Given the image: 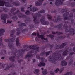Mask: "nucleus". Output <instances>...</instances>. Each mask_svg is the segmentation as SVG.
Wrapping results in <instances>:
<instances>
[{
    "mask_svg": "<svg viewBox=\"0 0 75 75\" xmlns=\"http://www.w3.org/2000/svg\"><path fill=\"white\" fill-rule=\"evenodd\" d=\"M15 32V30H11V33H12L10 35V37H12V38L7 39H4V41L5 42H9L8 45L10 48V49L14 50V44L13 42H14L16 40V36L14 35V33Z\"/></svg>",
    "mask_w": 75,
    "mask_h": 75,
    "instance_id": "1",
    "label": "nucleus"
},
{
    "mask_svg": "<svg viewBox=\"0 0 75 75\" xmlns=\"http://www.w3.org/2000/svg\"><path fill=\"white\" fill-rule=\"evenodd\" d=\"M52 56L51 57H49V61L52 63H55V61H59L62 58V56L61 54H58V52L54 53Z\"/></svg>",
    "mask_w": 75,
    "mask_h": 75,
    "instance_id": "2",
    "label": "nucleus"
},
{
    "mask_svg": "<svg viewBox=\"0 0 75 75\" xmlns=\"http://www.w3.org/2000/svg\"><path fill=\"white\" fill-rule=\"evenodd\" d=\"M38 13H38H36L35 14V16H33V18L34 19L33 21L35 24H38L40 23V19L37 20V17H41V15L40 13H45V11L42 10L39 11Z\"/></svg>",
    "mask_w": 75,
    "mask_h": 75,
    "instance_id": "3",
    "label": "nucleus"
},
{
    "mask_svg": "<svg viewBox=\"0 0 75 75\" xmlns=\"http://www.w3.org/2000/svg\"><path fill=\"white\" fill-rule=\"evenodd\" d=\"M30 48V50H36V51L35 52V55L37 54V52H40V50L39 48L40 47H34V45L33 46L32 45H29L28 46L27 45H25L24 46H23V48Z\"/></svg>",
    "mask_w": 75,
    "mask_h": 75,
    "instance_id": "4",
    "label": "nucleus"
},
{
    "mask_svg": "<svg viewBox=\"0 0 75 75\" xmlns=\"http://www.w3.org/2000/svg\"><path fill=\"white\" fill-rule=\"evenodd\" d=\"M16 10V8H13L10 11L11 13H13L12 14H13L14 15H16V14H18V17L19 18H22L23 17H25L26 16L25 15H23L22 13H20V11L19 10H18L16 11L15 13H14V11H15Z\"/></svg>",
    "mask_w": 75,
    "mask_h": 75,
    "instance_id": "5",
    "label": "nucleus"
},
{
    "mask_svg": "<svg viewBox=\"0 0 75 75\" xmlns=\"http://www.w3.org/2000/svg\"><path fill=\"white\" fill-rule=\"evenodd\" d=\"M64 27L65 28V32L66 33H70L71 34H72L73 35L75 34V29L73 28H71L69 30H68V26L67 24H65L64 25Z\"/></svg>",
    "mask_w": 75,
    "mask_h": 75,
    "instance_id": "6",
    "label": "nucleus"
},
{
    "mask_svg": "<svg viewBox=\"0 0 75 75\" xmlns=\"http://www.w3.org/2000/svg\"><path fill=\"white\" fill-rule=\"evenodd\" d=\"M4 4L5 6L7 7H13V5L10 4L9 2H4L0 0V6H4Z\"/></svg>",
    "mask_w": 75,
    "mask_h": 75,
    "instance_id": "7",
    "label": "nucleus"
},
{
    "mask_svg": "<svg viewBox=\"0 0 75 75\" xmlns=\"http://www.w3.org/2000/svg\"><path fill=\"white\" fill-rule=\"evenodd\" d=\"M8 16L7 14L2 13L1 14V18L2 20H4V24H6V18H8Z\"/></svg>",
    "mask_w": 75,
    "mask_h": 75,
    "instance_id": "8",
    "label": "nucleus"
},
{
    "mask_svg": "<svg viewBox=\"0 0 75 75\" xmlns=\"http://www.w3.org/2000/svg\"><path fill=\"white\" fill-rule=\"evenodd\" d=\"M45 17L44 16L42 17L40 20V21L42 24L43 25H48L49 24V22L47 21H45Z\"/></svg>",
    "mask_w": 75,
    "mask_h": 75,
    "instance_id": "9",
    "label": "nucleus"
},
{
    "mask_svg": "<svg viewBox=\"0 0 75 75\" xmlns=\"http://www.w3.org/2000/svg\"><path fill=\"white\" fill-rule=\"evenodd\" d=\"M40 59L41 60L42 62H40V63L38 64V66L39 67H41V66H45V65H46V64L44 63H43V62L44 61V59H45V58L44 57H41Z\"/></svg>",
    "mask_w": 75,
    "mask_h": 75,
    "instance_id": "10",
    "label": "nucleus"
},
{
    "mask_svg": "<svg viewBox=\"0 0 75 75\" xmlns=\"http://www.w3.org/2000/svg\"><path fill=\"white\" fill-rule=\"evenodd\" d=\"M18 52H20L19 57H21V58H23V54H24V52H25V50L23 49H20L18 51Z\"/></svg>",
    "mask_w": 75,
    "mask_h": 75,
    "instance_id": "11",
    "label": "nucleus"
},
{
    "mask_svg": "<svg viewBox=\"0 0 75 75\" xmlns=\"http://www.w3.org/2000/svg\"><path fill=\"white\" fill-rule=\"evenodd\" d=\"M65 45H66L65 43H62L60 45H58L56 46V49L63 48H64V47H65Z\"/></svg>",
    "mask_w": 75,
    "mask_h": 75,
    "instance_id": "12",
    "label": "nucleus"
},
{
    "mask_svg": "<svg viewBox=\"0 0 75 75\" xmlns=\"http://www.w3.org/2000/svg\"><path fill=\"white\" fill-rule=\"evenodd\" d=\"M68 10L67 9H65L64 10V9H62V13H64V12H66V13H64L63 15V17H67L69 15V12H67Z\"/></svg>",
    "mask_w": 75,
    "mask_h": 75,
    "instance_id": "13",
    "label": "nucleus"
},
{
    "mask_svg": "<svg viewBox=\"0 0 75 75\" xmlns=\"http://www.w3.org/2000/svg\"><path fill=\"white\" fill-rule=\"evenodd\" d=\"M37 36L38 37V38L39 37H40L42 40H48V38H44V36L42 35H39V34H38L37 35Z\"/></svg>",
    "mask_w": 75,
    "mask_h": 75,
    "instance_id": "14",
    "label": "nucleus"
},
{
    "mask_svg": "<svg viewBox=\"0 0 75 75\" xmlns=\"http://www.w3.org/2000/svg\"><path fill=\"white\" fill-rule=\"evenodd\" d=\"M44 0H39L38 1H37L35 3L36 6H41V4L42 3Z\"/></svg>",
    "mask_w": 75,
    "mask_h": 75,
    "instance_id": "15",
    "label": "nucleus"
},
{
    "mask_svg": "<svg viewBox=\"0 0 75 75\" xmlns=\"http://www.w3.org/2000/svg\"><path fill=\"white\" fill-rule=\"evenodd\" d=\"M16 52H15L13 54V55H14L11 56L10 57H9V60L10 61H12L13 62H14V59L15 58H16Z\"/></svg>",
    "mask_w": 75,
    "mask_h": 75,
    "instance_id": "16",
    "label": "nucleus"
},
{
    "mask_svg": "<svg viewBox=\"0 0 75 75\" xmlns=\"http://www.w3.org/2000/svg\"><path fill=\"white\" fill-rule=\"evenodd\" d=\"M63 25L62 23H61L59 25L54 26V28H58L59 30H62V26Z\"/></svg>",
    "mask_w": 75,
    "mask_h": 75,
    "instance_id": "17",
    "label": "nucleus"
},
{
    "mask_svg": "<svg viewBox=\"0 0 75 75\" xmlns=\"http://www.w3.org/2000/svg\"><path fill=\"white\" fill-rule=\"evenodd\" d=\"M23 28H19L16 29L17 32H16V35H19L20 34L21 32L20 31L22 30Z\"/></svg>",
    "mask_w": 75,
    "mask_h": 75,
    "instance_id": "18",
    "label": "nucleus"
},
{
    "mask_svg": "<svg viewBox=\"0 0 75 75\" xmlns=\"http://www.w3.org/2000/svg\"><path fill=\"white\" fill-rule=\"evenodd\" d=\"M30 11L34 12V11H38V8L37 7H34L33 8H31L30 9Z\"/></svg>",
    "mask_w": 75,
    "mask_h": 75,
    "instance_id": "19",
    "label": "nucleus"
},
{
    "mask_svg": "<svg viewBox=\"0 0 75 75\" xmlns=\"http://www.w3.org/2000/svg\"><path fill=\"white\" fill-rule=\"evenodd\" d=\"M29 54L28 53L26 56H25V58H27V57L28 58V61H30L31 59L30 58V57H33V54Z\"/></svg>",
    "mask_w": 75,
    "mask_h": 75,
    "instance_id": "20",
    "label": "nucleus"
},
{
    "mask_svg": "<svg viewBox=\"0 0 75 75\" xmlns=\"http://www.w3.org/2000/svg\"><path fill=\"white\" fill-rule=\"evenodd\" d=\"M61 64L62 66H66L67 65V62L65 61H62L61 62Z\"/></svg>",
    "mask_w": 75,
    "mask_h": 75,
    "instance_id": "21",
    "label": "nucleus"
},
{
    "mask_svg": "<svg viewBox=\"0 0 75 75\" xmlns=\"http://www.w3.org/2000/svg\"><path fill=\"white\" fill-rule=\"evenodd\" d=\"M69 17H70V18H72V17H73V13H71L70 15H69V18H68L67 17H64V20H69Z\"/></svg>",
    "mask_w": 75,
    "mask_h": 75,
    "instance_id": "22",
    "label": "nucleus"
},
{
    "mask_svg": "<svg viewBox=\"0 0 75 75\" xmlns=\"http://www.w3.org/2000/svg\"><path fill=\"white\" fill-rule=\"evenodd\" d=\"M61 1V0H56V2L55 3V5L57 7H58V6L59 5V3Z\"/></svg>",
    "mask_w": 75,
    "mask_h": 75,
    "instance_id": "23",
    "label": "nucleus"
},
{
    "mask_svg": "<svg viewBox=\"0 0 75 75\" xmlns=\"http://www.w3.org/2000/svg\"><path fill=\"white\" fill-rule=\"evenodd\" d=\"M4 30L3 29H0V36H2L4 34Z\"/></svg>",
    "mask_w": 75,
    "mask_h": 75,
    "instance_id": "24",
    "label": "nucleus"
},
{
    "mask_svg": "<svg viewBox=\"0 0 75 75\" xmlns=\"http://www.w3.org/2000/svg\"><path fill=\"white\" fill-rule=\"evenodd\" d=\"M62 18H57L56 20L53 19L52 21L54 23H57L58 21H59L60 20H61Z\"/></svg>",
    "mask_w": 75,
    "mask_h": 75,
    "instance_id": "25",
    "label": "nucleus"
},
{
    "mask_svg": "<svg viewBox=\"0 0 75 75\" xmlns=\"http://www.w3.org/2000/svg\"><path fill=\"white\" fill-rule=\"evenodd\" d=\"M14 67V65H10V66H8V65H7V67H6V69H4V70H5V71H7V70H8L9 69L10 67Z\"/></svg>",
    "mask_w": 75,
    "mask_h": 75,
    "instance_id": "26",
    "label": "nucleus"
},
{
    "mask_svg": "<svg viewBox=\"0 0 75 75\" xmlns=\"http://www.w3.org/2000/svg\"><path fill=\"white\" fill-rule=\"evenodd\" d=\"M39 72H40V70L38 69H35L34 71V73L36 74V75H39Z\"/></svg>",
    "mask_w": 75,
    "mask_h": 75,
    "instance_id": "27",
    "label": "nucleus"
},
{
    "mask_svg": "<svg viewBox=\"0 0 75 75\" xmlns=\"http://www.w3.org/2000/svg\"><path fill=\"white\" fill-rule=\"evenodd\" d=\"M16 46H20V43L19 42V39L18 38L16 39Z\"/></svg>",
    "mask_w": 75,
    "mask_h": 75,
    "instance_id": "28",
    "label": "nucleus"
},
{
    "mask_svg": "<svg viewBox=\"0 0 75 75\" xmlns=\"http://www.w3.org/2000/svg\"><path fill=\"white\" fill-rule=\"evenodd\" d=\"M12 4L13 5H14V6H16V7H17V6H20L19 3L13 2L12 3Z\"/></svg>",
    "mask_w": 75,
    "mask_h": 75,
    "instance_id": "29",
    "label": "nucleus"
},
{
    "mask_svg": "<svg viewBox=\"0 0 75 75\" xmlns=\"http://www.w3.org/2000/svg\"><path fill=\"white\" fill-rule=\"evenodd\" d=\"M47 37H50L52 40H53V39H54V35H47Z\"/></svg>",
    "mask_w": 75,
    "mask_h": 75,
    "instance_id": "30",
    "label": "nucleus"
},
{
    "mask_svg": "<svg viewBox=\"0 0 75 75\" xmlns=\"http://www.w3.org/2000/svg\"><path fill=\"white\" fill-rule=\"evenodd\" d=\"M68 52V50H66L62 54L63 56H65V55H67Z\"/></svg>",
    "mask_w": 75,
    "mask_h": 75,
    "instance_id": "31",
    "label": "nucleus"
},
{
    "mask_svg": "<svg viewBox=\"0 0 75 75\" xmlns=\"http://www.w3.org/2000/svg\"><path fill=\"white\" fill-rule=\"evenodd\" d=\"M52 53V51H49L48 52H45L46 54V56H48V55H49V54H50V53Z\"/></svg>",
    "mask_w": 75,
    "mask_h": 75,
    "instance_id": "32",
    "label": "nucleus"
},
{
    "mask_svg": "<svg viewBox=\"0 0 75 75\" xmlns=\"http://www.w3.org/2000/svg\"><path fill=\"white\" fill-rule=\"evenodd\" d=\"M12 19L14 21H16V20H17L18 18L16 16H14L12 18Z\"/></svg>",
    "mask_w": 75,
    "mask_h": 75,
    "instance_id": "33",
    "label": "nucleus"
},
{
    "mask_svg": "<svg viewBox=\"0 0 75 75\" xmlns=\"http://www.w3.org/2000/svg\"><path fill=\"white\" fill-rule=\"evenodd\" d=\"M25 14L26 15H30L31 14V12L28 10H26V11L25 12Z\"/></svg>",
    "mask_w": 75,
    "mask_h": 75,
    "instance_id": "34",
    "label": "nucleus"
},
{
    "mask_svg": "<svg viewBox=\"0 0 75 75\" xmlns=\"http://www.w3.org/2000/svg\"><path fill=\"white\" fill-rule=\"evenodd\" d=\"M33 50H32L31 51H30L28 52V54H32V53H34V52H35L34 50H35L36 51H37V49H36V50H35L34 49Z\"/></svg>",
    "mask_w": 75,
    "mask_h": 75,
    "instance_id": "35",
    "label": "nucleus"
},
{
    "mask_svg": "<svg viewBox=\"0 0 75 75\" xmlns=\"http://www.w3.org/2000/svg\"><path fill=\"white\" fill-rule=\"evenodd\" d=\"M65 36H59L58 37V39H63V38H65Z\"/></svg>",
    "mask_w": 75,
    "mask_h": 75,
    "instance_id": "36",
    "label": "nucleus"
},
{
    "mask_svg": "<svg viewBox=\"0 0 75 75\" xmlns=\"http://www.w3.org/2000/svg\"><path fill=\"white\" fill-rule=\"evenodd\" d=\"M42 74L43 75H46V74H47V70L45 69L44 71H42Z\"/></svg>",
    "mask_w": 75,
    "mask_h": 75,
    "instance_id": "37",
    "label": "nucleus"
},
{
    "mask_svg": "<svg viewBox=\"0 0 75 75\" xmlns=\"http://www.w3.org/2000/svg\"><path fill=\"white\" fill-rule=\"evenodd\" d=\"M48 17V18L49 20H52V16L49 14L47 15Z\"/></svg>",
    "mask_w": 75,
    "mask_h": 75,
    "instance_id": "38",
    "label": "nucleus"
},
{
    "mask_svg": "<svg viewBox=\"0 0 75 75\" xmlns=\"http://www.w3.org/2000/svg\"><path fill=\"white\" fill-rule=\"evenodd\" d=\"M24 26L25 27L26 26V25L25 23H21V24H19L18 25V26L19 27H21L22 26Z\"/></svg>",
    "mask_w": 75,
    "mask_h": 75,
    "instance_id": "39",
    "label": "nucleus"
},
{
    "mask_svg": "<svg viewBox=\"0 0 75 75\" xmlns=\"http://www.w3.org/2000/svg\"><path fill=\"white\" fill-rule=\"evenodd\" d=\"M72 72H67V73L65 74L64 75H72Z\"/></svg>",
    "mask_w": 75,
    "mask_h": 75,
    "instance_id": "40",
    "label": "nucleus"
},
{
    "mask_svg": "<svg viewBox=\"0 0 75 75\" xmlns=\"http://www.w3.org/2000/svg\"><path fill=\"white\" fill-rule=\"evenodd\" d=\"M2 39H1V38H0V46H3V42H2Z\"/></svg>",
    "mask_w": 75,
    "mask_h": 75,
    "instance_id": "41",
    "label": "nucleus"
},
{
    "mask_svg": "<svg viewBox=\"0 0 75 75\" xmlns=\"http://www.w3.org/2000/svg\"><path fill=\"white\" fill-rule=\"evenodd\" d=\"M28 31V29L26 28L22 30L21 31L22 33H24V32H26V31Z\"/></svg>",
    "mask_w": 75,
    "mask_h": 75,
    "instance_id": "42",
    "label": "nucleus"
},
{
    "mask_svg": "<svg viewBox=\"0 0 75 75\" xmlns=\"http://www.w3.org/2000/svg\"><path fill=\"white\" fill-rule=\"evenodd\" d=\"M40 55L41 56H44L45 55V52H43L40 53Z\"/></svg>",
    "mask_w": 75,
    "mask_h": 75,
    "instance_id": "43",
    "label": "nucleus"
},
{
    "mask_svg": "<svg viewBox=\"0 0 75 75\" xmlns=\"http://www.w3.org/2000/svg\"><path fill=\"white\" fill-rule=\"evenodd\" d=\"M48 45L49 46V47H50L51 48H53L54 47V45H50V44H48Z\"/></svg>",
    "mask_w": 75,
    "mask_h": 75,
    "instance_id": "44",
    "label": "nucleus"
},
{
    "mask_svg": "<svg viewBox=\"0 0 75 75\" xmlns=\"http://www.w3.org/2000/svg\"><path fill=\"white\" fill-rule=\"evenodd\" d=\"M24 8H25L24 7H22L21 8V11H22V12H24Z\"/></svg>",
    "mask_w": 75,
    "mask_h": 75,
    "instance_id": "45",
    "label": "nucleus"
},
{
    "mask_svg": "<svg viewBox=\"0 0 75 75\" xmlns=\"http://www.w3.org/2000/svg\"><path fill=\"white\" fill-rule=\"evenodd\" d=\"M58 33V31H56V32H52V34H57Z\"/></svg>",
    "mask_w": 75,
    "mask_h": 75,
    "instance_id": "46",
    "label": "nucleus"
},
{
    "mask_svg": "<svg viewBox=\"0 0 75 75\" xmlns=\"http://www.w3.org/2000/svg\"><path fill=\"white\" fill-rule=\"evenodd\" d=\"M71 5L72 7H74L75 6V2H72Z\"/></svg>",
    "mask_w": 75,
    "mask_h": 75,
    "instance_id": "47",
    "label": "nucleus"
},
{
    "mask_svg": "<svg viewBox=\"0 0 75 75\" xmlns=\"http://www.w3.org/2000/svg\"><path fill=\"white\" fill-rule=\"evenodd\" d=\"M64 69V68L63 67V68H62L59 70V71L60 72H62V71H63V70Z\"/></svg>",
    "mask_w": 75,
    "mask_h": 75,
    "instance_id": "48",
    "label": "nucleus"
},
{
    "mask_svg": "<svg viewBox=\"0 0 75 75\" xmlns=\"http://www.w3.org/2000/svg\"><path fill=\"white\" fill-rule=\"evenodd\" d=\"M59 71V69L57 68L56 69V70L54 71V72L56 73H57V72H58Z\"/></svg>",
    "mask_w": 75,
    "mask_h": 75,
    "instance_id": "49",
    "label": "nucleus"
},
{
    "mask_svg": "<svg viewBox=\"0 0 75 75\" xmlns=\"http://www.w3.org/2000/svg\"><path fill=\"white\" fill-rule=\"evenodd\" d=\"M36 58H37V59H39L40 58V56L38 55H37L36 56Z\"/></svg>",
    "mask_w": 75,
    "mask_h": 75,
    "instance_id": "50",
    "label": "nucleus"
},
{
    "mask_svg": "<svg viewBox=\"0 0 75 75\" xmlns=\"http://www.w3.org/2000/svg\"><path fill=\"white\" fill-rule=\"evenodd\" d=\"M59 4L58 6H59L60 5H62V4H63V2L61 1L59 3Z\"/></svg>",
    "mask_w": 75,
    "mask_h": 75,
    "instance_id": "51",
    "label": "nucleus"
},
{
    "mask_svg": "<svg viewBox=\"0 0 75 75\" xmlns=\"http://www.w3.org/2000/svg\"><path fill=\"white\" fill-rule=\"evenodd\" d=\"M50 74L51 75H54V72L51 71H50Z\"/></svg>",
    "mask_w": 75,
    "mask_h": 75,
    "instance_id": "52",
    "label": "nucleus"
},
{
    "mask_svg": "<svg viewBox=\"0 0 75 75\" xmlns=\"http://www.w3.org/2000/svg\"><path fill=\"white\" fill-rule=\"evenodd\" d=\"M57 34H58V35H60V34H63V33H62V32H59V33H57Z\"/></svg>",
    "mask_w": 75,
    "mask_h": 75,
    "instance_id": "53",
    "label": "nucleus"
},
{
    "mask_svg": "<svg viewBox=\"0 0 75 75\" xmlns=\"http://www.w3.org/2000/svg\"><path fill=\"white\" fill-rule=\"evenodd\" d=\"M75 54V53L74 52H71L69 54V55H72Z\"/></svg>",
    "mask_w": 75,
    "mask_h": 75,
    "instance_id": "54",
    "label": "nucleus"
},
{
    "mask_svg": "<svg viewBox=\"0 0 75 75\" xmlns=\"http://www.w3.org/2000/svg\"><path fill=\"white\" fill-rule=\"evenodd\" d=\"M72 60L71 61L69 62V64H70V65H72Z\"/></svg>",
    "mask_w": 75,
    "mask_h": 75,
    "instance_id": "55",
    "label": "nucleus"
},
{
    "mask_svg": "<svg viewBox=\"0 0 75 75\" xmlns=\"http://www.w3.org/2000/svg\"><path fill=\"white\" fill-rule=\"evenodd\" d=\"M57 11L56 10H54V11H51L52 13H55V12H56Z\"/></svg>",
    "mask_w": 75,
    "mask_h": 75,
    "instance_id": "56",
    "label": "nucleus"
},
{
    "mask_svg": "<svg viewBox=\"0 0 75 75\" xmlns=\"http://www.w3.org/2000/svg\"><path fill=\"white\" fill-rule=\"evenodd\" d=\"M12 21H7V23H8L9 24H10Z\"/></svg>",
    "mask_w": 75,
    "mask_h": 75,
    "instance_id": "57",
    "label": "nucleus"
},
{
    "mask_svg": "<svg viewBox=\"0 0 75 75\" xmlns=\"http://www.w3.org/2000/svg\"><path fill=\"white\" fill-rule=\"evenodd\" d=\"M30 28H34V25H30Z\"/></svg>",
    "mask_w": 75,
    "mask_h": 75,
    "instance_id": "58",
    "label": "nucleus"
},
{
    "mask_svg": "<svg viewBox=\"0 0 75 75\" xmlns=\"http://www.w3.org/2000/svg\"><path fill=\"white\" fill-rule=\"evenodd\" d=\"M21 61H23V60L22 59H21V60H18V62H19V63H20Z\"/></svg>",
    "mask_w": 75,
    "mask_h": 75,
    "instance_id": "59",
    "label": "nucleus"
},
{
    "mask_svg": "<svg viewBox=\"0 0 75 75\" xmlns=\"http://www.w3.org/2000/svg\"><path fill=\"white\" fill-rule=\"evenodd\" d=\"M36 33H33L32 34V35H36Z\"/></svg>",
    "mask_w": 75,
    "mask_h": 75,
    "instance_id": "60",
    "label": "nucleus"
},
{
    "mask_svg": "<svg viewBox=\"0 0 75 75\" xmlns=\"http://www.w3.org/2000/svg\"><path fill=\"white\" fill-rule=\"evenodd\" d=\"M3 10L5 12H7V9L5 8H3Z\"/></svg>",
    "mask_w": 75,
    "mask_h": 75,
    "instance_id": "61",
    "label": "nucleus"
},
{
    "mask_svg": "<svg viewBox=\"0 0 75 75\" xmlns=\"http://www.w3.org/2000/svg\"><path fill=\"white\" fill-rule=\"evenodd\" d=\"M3 52H4V54H6V50H3Z\"/></svg>",
    "mask_w": 75,
    "mask_h": 75,
    "instance_id": "62",
    "label": "nucleus"
},
{
    "mask_svg": "<svg viewBox=\"0 0 75 75\" xmlns=\"http://www.w3.org/2000/svg\"><path fill=\"white\" fill-rule=\"evenodd\" d=\"M71 22L72 23H74V19H71Z\"/></svg>",
    "mask_w": 75,
    "mask_h": 75,
    "instance_id": "63",
    "label": "nucleus"
},
{
    "mask_svg": "<svg viewBox=\"0 0 75 75\" xmlns=\"http://www.w3.org/2000/svg\"><path fill=\"white\" fill-rule=\"evenodd\" d=\"M71 11L73 12H75V9H73L71 10Z\"/></svg>",
    "mask_w": 75,
    "mask_h": 75,
    "instance_id": "64",
    "label": "nucleus"
}]
</instances>
